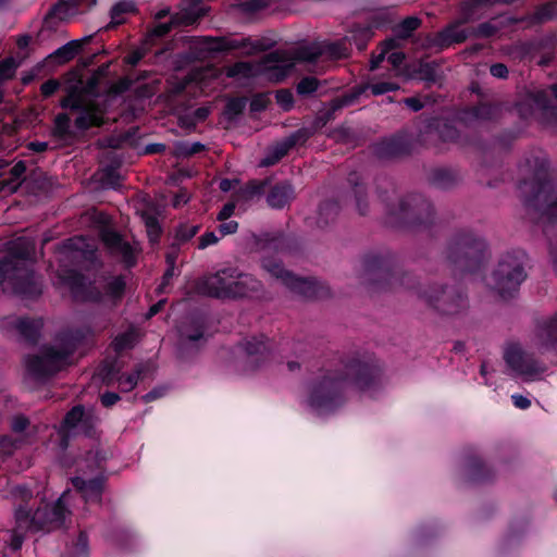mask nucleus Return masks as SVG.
I'll list each match as a JSON object with an SVG mask.
<instances>
[{
  "label": "nucleus",
  "instance_id": "nucleus-7",
  "mask_svg": "<svg viewBox=\"0 0 557 557\" xmlns=\"http://www.w3.org/2000/svg\"><path fill=\"white\" fill-rule=\"evenodd\" d=\"M528 256L522 249H512L500 256L492 273L493 287L504 299L511 298L527 278Z\"/></svg>",
  "mask_w": 557,
  "mask_h": 557
},
{
  "label": "nucleus",
  "instance_id": "nucleus-57",
  "mask_svg": "<svg viewBox=\"0 0 557 557\" xmlns=\"http://www.w3.org/2000/svg\"><path fill=\"white\" fill-rule=\"evenodd\" d=\"M289 150L286 146L281 141L278 143L274 149L261 161V165L270 166L277 163L282 158H284Z\"/></svg>",
  "mask_w": 557,
  "mask_h": 557
},
{
  "label": "nucleus",
  "instance_id": "nucleus-8",
  "mask_svg": "<svg viewBox=\"0 0 557 557\" xmlns=\"http://www.w3.org/2000/svg\"><path fill=\"white\" fill-rule=\"evenodd\" d=\"M523 205L528 213L534 214L536 220L557 222V197H554L553 185L546 174L539 172L534 175Z\"/></svg>",
  "mask_w": 557,
  "mask_h": 557
},
{
  "label": "nucleus",
  "instance_id": "nucleus-28",
  "mask_svg": "<svg viewBox=\"0 0 557 557\" xmlns=\"http://www.w3.org/2000/svg\"><path fill=\"white\" fill-rule=\"evenodd\" d=\"M94 37L95 35H89L83 39L71 40L52 52L49 59L57 60L59 64L67 63L72 61L79 53L83 46L89 44Z\"/></svg>",
  "mask_w": 557,
  "mask_h": 557
},
{
  "label": "nucleus",
  "instance_id": "nucleus-1",
  "mask_svg": "<svg viewBox=\"0 0 557 557\" xmlns=\"http://www.w3.org/2000/svg\"><path fill=\"white\" fill-rule=\"evenodd\" d=\"M363 275L373 290H394L399 287L417 290L442 315H458L469 308L468 295L459 284L432 285L420 288L416 275L404 272L398 256L389 249L370 251L362 257Z\"/></svg>",
  "mask_w": 557,
  "mask_h": 557
},
{
  "label": "nucleus",
  "instance_id": "nucleus-27",
  "mask_svg": "<svg viewBox=\"0 0 557 557\" xmlns=\"http://www.w3.org/2000/svg\"><path fill=\"white\" fill-rule=\"evenodd\" d=\"M233 298L252 297L262 290V283L250 274L236 272Z\"/></svg>",
  "mask_w": 557,
  "mask_h": 557
},
{
  "label": "nucleus",
  "instance_id": "nucleus-40",
  "mask_svg": "<svg viewBox=\"0 0 557 557\" xmlns=\"http://www.w3.org/2000/svg\"><path fill=\"white\" fill-rule=\"evenodd\" d=\"M88 100H90V98L85 97L79 88L72 86L60 100V107L75 113L77 110L82 109Z\"/></svg>",
  "mask_w": 557,
  "mask_h": 557
},
{
  "label": "nucleus",
  "instance_id": "nucleus-45",
  "mask_svg": "<svg viewBox=\"0 0 557 557\" xmlns=\"http://www.w3.org/2000/svg\"><path fill=\"white\" fill-rule=\"evenodd\" d=\"M212 41L213 45L211 46V49L219 52H230L244 49L247 48L250 44L249 38H244L240 40L231 38H216L212 39Z\"/></svg>",
  "mask_w": 557,
  "mask_h": 557
},
{
  "label": "nucleus",
  "instance_id": "nucleus-38",
  "mask_svg": "<svg viewBox=\"0 0 557 557\" xmlns=\"http://www.w3.org/2000/svg\"><path fill=\"white\" fill-rule=\"evenodd\" d=\"M467 473L470 481H480L491 475V469L478 455L470 453L467 456Z\"/></svg>",
  "mask_w": 557,
  "mask_h": 557
},
{
  "label": "nucleus",
  "instance_id": "nucleus-9",
  "mask_svg": "<svg viewBox=\"0 0 557 557\" xmlns=\"http://www.w3.org/2000/svg\"><path fill=\"white\" fill-rule=\"evenodd\" d=\"M264 268L272 276L278 278L290 292L305 299H323L331 296L327 285L314 277H302L286 270L276 261H268Z\"/></svg>",
  "mask_w": 557,
  "mask_h": 557
},
{
  "label": "nucleus",
  "instance_id": "nucleus-23",
  "mask_svg": "<svg viewBox=\"0 0 557 557\" xmlns=\"http://www.w3.org/2000/svg\"><path fill=\"white\" fill-rule=\"evenodd\" d=\"M428 182L436 189L449 190L459 185L461 176L455 169L440 166L430 170Z\"/></svg>",
  "mask_w": 557,
  "mask_h": 557
},
{
  "label": "nucleus",
  "instance_id": "nucleus-3",
  "mask_svg": "<svg viewBox=\"0 0 557 557\" xmlns=\"http://www.w3.org/2000/svg\"><path fill=\"white\" fill-rule=\"evenodd\" d=\"M379 366L360 360H352L345 366L344 372L336 379L322 380L312 391L309 404L318 411L333 410L341 403L342 389L338 381H349L359 391L374 386L381 379Z\"/></svg>",
  "mask_w": 557,
  "mask_h": 557
},
{
  "label": "nucleus",
  "instance_id": "nucleus-10",
  "mask_svg": "<svg viewBox=\"0 0 557 557\" xmlns=\"http://www.w3.org/2000/svg\"><path fill=\"white\" fill-rule=\"evenodd\" d=\"M237 269L225 268L211 274L201 282V289L210 297L232 299Z\"/></svg>",
  "mask_w": 557,
  "mask_h": 557
},
{
  "label": "nucleus",
  "instance_id": "nucleus-39",
  "mask_svg": "<svg viewBox=\"0 0 557 557\" xmlns=\"http://www.w3.org/2000/svg\"><path fill=\"white\" fill-rule=\"evenodd\" d=\"M270 183V178L250 180L237 191V198L248 201L257 196H261L265 193Z\"/></svg>",
  "mask_w": 557,
  "mask_h": 557
},
{
  "label": "nucleus",
  "instance_id": "nucleus-49",
  "mask_svg": "<svg viewBox=\"0 0 557 557\" xmlns=\"http://www.w3.org/2000/svg\"><path fill=\"white\" fill-rule=\"evenodd\" d=\"M518 137L519 131L504 129L495 137L494 149H497L499 152H507Z\"/></svg>",
  "mask_w": 557,
  "mask_h": 557
},
{
  "label": "nucleus",
  "instance_id": "nucleus-48",
  "mask_svg": "<svg viewBox=\"0 0 557 557\" xmlns=\"http://www.w3.org/2000/svg\"><path fill=\"white\" fill-rule=\"evenodd\" d=\"M126 290V281L123 275L112 277L104 286V293L112 300H121Z\"/></svg>",
  "mask_w": 557,
  "mask_h": 557
},
{
  "label": "nucleus",
  "instance_id": "nucleus-52",
  "mask_svg": "<svg viewBox=\"0 0 557 557\" xmlns=\"http://www.w3.org/2000/svg\"><path fill=\"white\" fill-rule=\"evenodd\" d=\"M326 53L333 59H344L350 55V46L346 37L325 46Z\"/></svg>",
  "mask_w": 557,
  "mask_h": 557
},
{
  "label": "nucleus",
  "instance_id": "nucleus-32",
  "mask_svg": "<svg viewBox=\"0 0 557 557\" xmlns=\"http://www.w3.org/2000/svg\"><path fill=\"white\" fill-rule=\"evenodd\" d=\"M86 5L87 9H91L97 4V0H59L54 3L45 16V20L52 17L62 18L63 15L67 14L72 10H76L78 5Z\"/></svg>",
  "mask_w": 557,
  "mask_h": 557
},
{
  "label": "nucleus",
  "instance_id": "nucleus-64",
  "mask_svg": "<svg viewBox=\"0 0 557 557\" xmlns=\"http://www.w3.org/2000/svg\"><path fill=\"white\" fill-rule=\"evenodd\" d=\"M269 103L270 99L268 98V96L265 94L260 92L256 94L251 98L249 108L252 113H259L267 110Z\"/></svg>",
  "mask_w": 557,
  "mask_h": 557
},
{
  "label": "nucleus",
  "instance_id": "nucleus-63",
  "mask_svg": "<svg viewBox=\"0 0 557 557\" xmlns=\"http://www.w3.org/2000/svg\"><path fill=\"white\" fill-rule=\"evenodd\" d=\"M178 153L184 157H193L206 150V146L199 141L196 143H182L177 147Z\"/></svg>",
  "mask_w": 557,
  "mask_h": 557
},
{
  "label": "nucleus",
  "instance_id": "nucleus-25",
  "mask_svg": "<svg viewBox=\"0 0 557 557\" xmlns=\"http://www.w3.org/2000/svg\"><path fill=\"white\" fill-rule=\"evenodd\" d=\"M295 188L288 181H282L269 188L267 202L273 209H283L295 198Z\"/></svg>",
  "mask_w": 557,
  "mask_h": 557
},
{
  "label": "nucleus",
  "instance_id": "nucleus-15",
  "mask_svg": "<svg viewBox=\"0 0 557 557\" xmlns=\"http://www.w3.org/2000/svg\"><path fill=\"white\" fill-rule=\"evenodd\" d=\"M531 101L541 110L543 121L549 126H557V104L552 103V99L557 101V83L548 85L546 88L537 89L529 95Z\"/></svg>",
  "mask_w": 557,
  "mask_h": 557
},
{
  "label": "nucleus",
  "instance_id": "nucleus-30",
  "mask_svg": "<svg viewBox=\"0 0 557 557\" xmlns=\"http://www.w3.org/2000/svg\"><path fill=\"white\" fill-rule=\"evenodd\" d=\"M269 63H276L268 66V74L271 81L280 83L283 82L293 69V64H278L285 61L284 54L281 51H272L265 57Z\"/></svg>",
  "mask_w": 557,
  "mask_h": 557
},
{
  "label": "nucleus",
  "instance_id": "nucleus-29",
  "mask_svg": "<svg viewBox=\"0 0 557 557\" xmlns=\"http://www.w3.org/2000/svg\"><path fill=\"white\" fill-rule=\"evenodd\" d=\"M557 35L548 34L540 38H534L521 44V52L525 55H533L540 52H550L556 50Z\"/></svg>",
  "mask_w": 557,
  "mask_h": 557
},
{
  "label": "nucleus",
  "instance_id": "nucleus-11",
  "mask_svg": "<svg viewBox=\"0 0 557 557\" xmlns=\"http://www.w3.org/2000/svg\"><path fill=\"white\" fill-rule=\"evenodd\" d=\"M8 293H12L22 299L34 300L41 293V285L36 281L35 273L28 269L16 270L8 273Z\"/></svg>",
  "mask_w": 557,
  "mask_h": 557
},
{
  "label": "nucleus",
  "instance_id": "nucleus-51",
  "mask_svg": "<svg viewBox=\"0 0 557 557\" xmlns=\"http://www.w3.org/2000/svg\"><path fill=\"white\" fill-rule=\"evenodd\" d=\"M248 99L246 97L230 98L224 108V114L233 120L242 115L246 109Z\"/></svg>",
  "mask_w": 557,
  "mask_h": 557
},
{
  "label": "nucleus",
  "instance_id": "nucleus-53",
  "mask_svg": "<svg viewBox=\"0 0 557 557\" xmlns=\"http://www.w3.org/2000/svg\"><path fill=\"white\" fill-rule=\"evenodd\" d=\"M64 282L69 285L73 293L84 292L86 288V277L83 273L76 270L66 271L63 276Z\"/></svg>",
  "mask_w": 557,
  "mask_h": 557
},
{
  "label": "nucleus",
  "instance_id": "nucleus-43",
  "mask_svg": "<svg viewBox=\"0 0 557 557\" xmlns=\"http://www.w3.org/2000/svg\"><path fill=\"white\" fill-rule=\"evenodd\" d=\"M203 0H184L183 1V12L185 18L187 20V24H193L206 16L208 13V8L202 5Z\"/></svg>",
  "mask_w": 557,
  "mask_h": 557
},
{
  "label": "nucleus",
  "instance_id": "nucleus-50",
  "mask_svg": "<svg viewBox=\"0 0 557 557\" xmlns=\"http://www.w3.org/2000/svg\"><path fill=\"white\" fill-rule=\"evenodd\" d=\"M85 412V407L83 405L74 406L63 418L61 428L65 431L73 432L78 428L81 420L83 419V414Z\"/></svg>",
  "mask_w": 557,
  "mask_h": 557
},
{
  "label": "nucleus",
  "instance_id": "nucleus-34",
  "mask_svg": "<svg viewBox=\"0 0 557 557\" xmlns=\"http://www.w3.org/2000/svg\"><path fill=\"white\" fill-rule=\"evenodd\" d=\"M379 25V17L375 16L373 17L372 25H358L354 27V29L351 30V35L346 37L349 46L355 45L359 51L364 50L368 46V42L373 36V26L377 27Z\"/></svg>",
  "mask_w": 557,
  "mask_h": 557
},
{
  "label": "nucleus",
  "instance_id": "nucleus-47",
  "mask_svg": "<svg viewBox=\"0 0 557 557\" xmlns=\"http://www.w3.org/2000/svg\"><path fill=\"white\" fill-rule=\"evenodd\" d=\"M315 128L301 127L288 135L282 143L290 151L296 146L305 145L313 135Z\"/></svg>",
  "mask_w": 557,
  "mask_h": 557
},
{
  "label": "nucleus",
  "instance_id": "nucleus-59",
  "mask_svg": "<svg viewBox=\"0 0 557 557\" xmlns=\"http://www.w3.org/2000/svg\"><path fill=\"white\" fill-rule=\"evenodd\" d=\"M180 24L177 16H172L169 22L157 24L151 30L150 36L162 38L166 36L172 29Z\"/></svg>",
  "mask_w": 557,
  "mask_h": 557
},
{
  "label": "nucleus",
  "instance_id": "nucleus-44",
  "mask_svg": "<svg viewBox=\"0 0 557 557\" xmlns=\"http://www.w3.org/2000/svg\"><path fill=\"white\" fill-rule=\"evenodd\" d=\"M421 24V18L407 16L394 27L393 32L398 39L406 40L412 36L413 32H416Z\"/></svg>",
  "mask_w": 557,
  "mask_h": 557
},
{
  "label": "nucleus",
  "instance_id": "nucleus-24",
  "mask_svg": "<svg viewBox=\"0 0 557 557\" xmlns=\"http://www.w3.org/2000/svg\"><path fill=\"white\" fill-rule=\"evenodd\" d=\"M499 112L497 104L481 101L473 106H468L459 112L460 121L471 123L475 121H492Z\"/></svg>",
  "mask_w": 557,
  "mask_h": 557
},
{
  "label": "nucleus",
  "instance_id": "nucleus-18",
  "mask_svg": "<svg viewBox=\"0 0 557 557\" xmlns=\"http://www.w3.org/2000/svg\"><path fill=\"white\" fill-rule=\"evenodd\" d=\"M92 336V330L89 325L67 326L57 333V341L60 348H76ZM40 348H55L52 345H42Z\"/></svg>",
  "mask_w": 557,
  "mask_h": 557
},
{
  "label": "nucleus",
  "instance_id": "nucleus-35",
  "mask_svg": "<svg viewBox=\"0 0 557 557\" xmlns=\"http://www.w3.org/2000/svg\"><path fill=\"white\" fill-rule=\"evenodd\" d=\"M138 9L133 0H121L116 2L110 10L111 21L103 29L110 30L116 28L119 25L125 23V18H123L122 15L136 13Z\"/></svg>",
  "mask_w": 557,
  "mask_h": 557
},
{
  "label": "nucleus",
  "instance_id": "nucleus-55",
  "mask_svg": "<svg viewBox=\"0 0 557 557\" xmlns=\"http://www.w3.org/2000/svg\"><path fill=\"white\" fill-rule=\"evenodd\" d=\"M320 86L318 78L313 76H306L299 81L296 86V91L299 96L308 97L314 94Z\"/></svg>",
  "mask_w": 557,
  "mask_h": 557
},
{
  "label": "nucleus",
  "instance_id": "nucleus-42",
  "mask_svg": "<svg viewBox=\"0 0 557 557\" xmlns=\"http://www.w3.org/2000/svg\"><path fill=\"white\" fill-rule=\"evenodd\" d=\"M360 95L361 90H351L332 99L330 102V110L325 114L326 119L323 121V124H325V122L330 119L331 114L345 107L354 104L359 99Z\"/></svg>",
  "mask_w": 557,
  "mask_h": 557
},
{
  "label": "nucleus",
  "instance_id": "nucleus-17",
  "mask_svg": "<svg viewBox=\"0 0 557 557\" xmlns=\"http://www.w3.org/2000/svg\"><path fill=\"white\" fill-rule=\"evenodd\" d=\"M468 38V32L459 28L457 24H449L435 34H429L425 38L426 47L443 51L454 44H462Z\"/></svg>",
  "mask_w": 557,
  "mask_h": 557
},
{
  "label": "nucleus",
  "instance_id": "nucleus-4",
  "mask_svg": "<svg viewBox=\"0 0 557 557\" xmlns=\"http://www.w3.org/2000/svg\"><path fill=\"white\" fill-rule=\"evenodd\" d=\"M445 257L455 272L473 274L480 272L491 253L486 240L470 228L457 230L448 239Z\"/></svg>",
  "mask_w": 557,
  "mask_h": 557
},
{
  "label": "nucleus",
  "instance_id": "nucleus-22",
  "mask_svg": "<svg viewBox=\"0 0 557 557\" xmlns=\"http://www.w3.org/2000/svg\"><path fill=\"white\" fill-rule=\"evenodd\" d=\"M33 253L34 246L29 242L20 238L10 243L5 256L0 258V261L11 263L13 269L10 272L13 273L16 270H22L21 263L30 260Z\"/></svg>",
  "mask_w": 557,
  "mask_h": 557
},
{
  "label": "nucleus",
  "instance_id": "nucleus-5",
  "mask_svg": "<svg viewBox=\"0 0 557 557\" xmlns=\"http://www.w3.org/2000/svg\"><path fill=\"white\" fill-rule=\"evenodd\" d=\"M69 492H64L54 503L40 505L34 512L25 507L15 511L16 530L29 532H53L67 527L72 511L65 504Z\"/></svg>",
  "mask_w": 557,
  "mask_h": 557
},
{
  "label": "nucleus",
  "instance_id": "nucleus-12",
  "mask_svg": "<svg viewBox=\"0 0 557 557\" xmlns=\"http://www.w3.org/2000/svg\"><path fill=\"white\" fill-rule=\"evenodd\" d=\"M99 237L109 253L121 257L126 268L129 269L136 264L133 247L116 230L104 225L99 231Z\"/></svg>",
  "mask_w": 557,
  "mask_h": 557
},
{
  "label": "nucleus",
  "instance_id": "nucleus-61",
  "mask_svg": "<svg viewBox=\"0 0 557 557\" xmlns=\"http://www.w3.org/2000/svg\"><path fill=\"white\" fill-rule=\"evenodd\" d=\"M320 55H321L320 51L309 48V47H304V48L298 49L295 52V60L299 61V62L313 63L319 60Z\"/></svg>",
  "mask_w": 557,
  "mask_h": 557
},
{
  "label": "nucleus",
  "instance_id": "nucleus-21",
  "mask_svg": "<svg viewBox=\"0 0 557 557\" xmlns=\"http://www.w3.org/2000/svg\"><path fill=\"white\" fill-rule=\"evenodd\" d=\"M9 324L18 333V335L29 345H36L40 338L42 327L41 319L29 317H16L9 321Z\"/></svg>",
  "mask_w": 557,
  "mask_h": 557
},
{
  "label": "nucleus",
  "instance_id": "nucleus-20",
  "mask_svg": "<svg viewBox=\"0 0 557 557\" xmlns=\"http://www.w3.org/2000/svg\"><path fill=\"white\" fill-rule=\"evenodd\" d=\"M125 367L121 354L107 356L98 366L95 376L106 386H111L121 376L120 373Z\"/></svg>",
  "mask_w": 557,
  "mask_h": 557
},
{
  "label": "nucleus",
  "instance_id": "nucleus-36",
  "mask_svg": "<svg viewBox=\"0 0 557 557\" xmlns=\"http://www.w3.org/2000/svg\"><path fill=\"white\" fill-rule=\"evenodd\" d=\"M536 336L545 346L557 345V313L537 323Z\"/></svg>",
  "mask_w": 557,
  "mask_h": 557
},
{
  "label": "nucleus",
  "instance_id": "nucleus-6",
  "mask_svg": "<svg viewBox=\"0 0 557 557\" xmlns=\"http://www.w3.org/2000/svg\"><path fill=\"white\" fill-rule=\"evenodd\" d=\"M74 350H34L23 358L24 383L44 385L73 364Z\"/></svg>",
  "mask_w": 557,
  "mask_h": 557
},
{
  "label": "nucleus",
  "instance_id": "nucleus-33",
  "mask_svg": "<svg viewBox=\"0 0 557 557\" xmlns=\"http://www.w3.org/2000/svg\"><path fill=\"white\" fill-rule=\"evenodd\" d=\"M77 131L71 127V117L66 112L58 113L53 120L51 135L58 140L75 139Z\"/></svg>",
  "mask_w": 557,
  "mask_h": 557
},
{
  "label": "nucleus",
  "instance_id": "nucleus-31",
  "mask_svg": "<svg viewBox=\"0 0 557 557\" xmlns=\"http://www.w3.org/2000/svg\"><path fill=\"white\" fill-rule=\"evenodd\" d=\"M349 185L352 187V193L356 200V208L360 215H367L369 212L368 189L367 186L360 181L357 172H352L347 178Z\"/></svg>",
  "mask_w": 557,
  "mask_h": 557
},
{
  "label": "nucleus",
  "instance_id": "nucleus-60",
  "mask_svg": "<svg viewBox=\"0 0 557 557\" xmlns=\"http://www.w3.org/2000/svg\"><path fill=\"white\" fill-rule=\"evenodd\" d=\"M145 224L150 242H158L162 234V227L158 219L153 215H148L145 219Z\"/></svg>",
  "mask_w": 557,
  "mask_h": 557
},
{
  "label": "nucleus",
  "instance_id": "nucleus-56",
  "mask_svg": "<svg viewBox=\"0 0 557 557\" xmlns=\"http://www.w3.org/2000/svg\"><path fill=\"white\" fill-rule=\"evenodd\" d=\"M157 370L158 364L152 360H148L137 363L133 372L138 380H145L147 377H153Z\"/></svg>",
  "mask_w": 557,
  "mask_h": 557
},
{
  "label": "nucleus",
  "instance_id": "nucleus-19",
  "mask_svg": "<svg viewBox=\"0 0 557 557\" xmlns=\"http://www.w3.org/2000/svg\"><path fill=\"white\" fill-rule=\"evenodd\" d=\"M206 331V321L199 315H188L177 325V333L182 342H199L205 338Z\"/></svg>",
  "mask_w": 557,
  "mask_h": 557
},
{
  "label": "nucleus",
  "instance_id": "nucleus-16",
  "mask_svg": "<svg viewBox=\"0 0 557 557\" xmlns=\"http://www.w3.org/2000/svg\"><path fill=\"white\" fill-rule=\"evenodd\" d=\"M504 359L509 368L520 375L531 376L546 370V367L533 359L527 350H506Z\"/></svg>",
  "mask_w": 557,
  "mask_h": 557
},
{
  "label": "nucleus",
  "instance_id": "nucleus-26",
  "mask_svg": "<svg viewBox=\"0 0 557 557\" xmlns=\"http://www.w3.org/2000/svg\"><path fill=\"white\" fill-rule=\"evenodd\" d=\"M72 485L82 493L86 500H99L104 487V478L97 476L85 480L81 476L71 478Z\"/></svg>",
  "mask_w": 557,
  "mask_h": 557
},
{
  "label": "nucleus",
  "instance_id": "nucleus-37",
  "mask_svg": "<svg viewBox=\"0 0 557 557\" xmlns=\"http://www.w3.org/2000/svg\"><path fill=\"white\" fill-rule=\"evenodd\" d=\"M341 210L339 203L334 199L323 200L319 205L317 225L320 228H325L332 224Z\"/></svg>",
  "mask_w": 557,
  "mask_h": 557
},
{
  "label": "nucleus",
  "instance_id": "nucleus-41",
  "mask_svg": "<svg viewBox=\"0 0 557 557\" xmlns=\"http://www.w3.org/2000/svg\"><path fill=\"white\" fill-rule=\"evenodd\" d=\"M557 8L553 2H545L539 5L535 11L523 21H528L531 25H540L555 17Z\"/></svg>",
  "mask_w": 557,
  "mask_h": 557
},
{
  "label": "nucleus",
  "instance_id": "nucleus-62",
  "mask_svg": "<svg viewBox=\"0 0 557 557\" xmlns=\"http://www.w3.org/2000/svg\"><path fill=\"white\" fill-rule=\"evenodd\" d=\"M276 103L284 110L289 111L294 106V96L289 89H280L275 94Z\"/></svg>",
  "mask_w": 557,
  "mask_h": 557
},
{
  "label": "nucleus",
  "instance_id": "nucleus-58",
  "mask_svg": "<svg viewBox=\"0 0 557 557\" xmlns=\"http://www.w3.org/2000/svg\"><path fill=\"white\" fill-rule=\"evenodd\" d=\"M438 136L444 143H455L459 139L460 133L456 126L445 122L438 128Z\"/></svg>",
  "mask_w": 557,
  "mask_h": 557
},
{
  "label": "nucleus",
  "instance_id": "nucleus-14",
  "mask_svg": "<svg viewBox=\"0 0 557 557\" xmlns=\"http://www.w3.org/2000/svg\"><path fill=\"white\" fill-rule=\"evenodd\" d=\"M74 120V128L78 133H85L91 128H100L106 124V109L97 100H88L82 109L77 110Z\"/></svg>",
  "mask_w": 557,
  "mask_h": 557
},
{
  "label": "nucleus",
  "instance_id": "nucleus-46",
  "mask_svg": "<svg viewBox=\"0 0 557 557\" xmlns=\"http://www.w3.org/2000/svg\"><path fill=\"white\" fill-rule=\"evenodd\" d=\"M200 225H189L187 223H180L174 231V243L172 247L178 248L181 245L189 242L199 232Z\"/></svg>",
  "mask_w": 557,
  "mask_h": 557
},
{
  "label": "nucleus",
  "instance_id": "nucleus-2",
  "mask_svg": "<svg viewBox=\"0 0 557 557\" xmlns=\"http://www.w3.org/2000/svg\"><path fill=\"white\" fill-rule=\"evenodd\" d=\"M386 188L377 182V196L385 210V223L394 228L414 232H430L437 224L436 210L433 202L422 194L409 193L397 196L392 181L384 178Z\"/></svg>",
  "mask_w": 557,
  "mask_h": 557
},
{
  "label": "nucleus",
  "instance_id": "nucleus-13",
  "mask_svg": "<svg viewBox=\"0 0 557 557\" xmlns=\"http://www.w3.org/2000/svg\"><path fill=\"white\" fill-rule=\"evenodd\" d=\"M412 139L405 133L394 134L373 146L374 154L380 159L406 157L412 152Z\"/></svg>",
  "mask_w": 557,
  "mask_h": 557
},
{
  "label": "nucleus",
  "instance_id": "nucleus-54",
  "mask_svg": "<svg viewBox=\"0 0 557 557\" xmlns=\"http://www.w3.org/2000/svg\"><path fill=\"white\" fill-rule=\"evenodd\" d=\"M252 75V65L249 62L238 61L226 69V76L230 78H249Z\"/></svg>",
  "mask_w": 557,
  "mask_h": 557
}]
</instances>
